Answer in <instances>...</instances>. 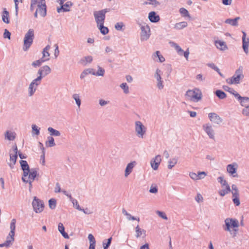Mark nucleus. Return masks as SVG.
<instances>
[{
    "label": "nucleus",
    "mask_w": 249,
    "mask_h": 249,
    "mask_svg": "<svg viewBox=\"0 0 249 249\" xmlns=\"http://www.w3.org/2000/svg\"><path fill=\"white\" fill-rule=\"evenodd\" d=\"M51 71V70L48 66H44L39 70L38 73L39 76L34 80L29 86L30 96H32L35 92L37 86L40 83L42 77L48 75Z\"/></svg>",
    "instance_id": "1"
},
{
    "label": "nucleus",
    "mask_w": 249,
    "mask_h": 249,
    "mask_svg": "<svg viewBox=\"0 0 249 249\" xmlns=\"http://www.w3.org/2000/svg\"><path fill=\"white\" fill-rule=\"evenodd\" d=\"M36 1L34 7H32L31 3V10L32 11L36 9L35 17L37 18V15L41 17H45L46 15V5L45 0H35Z\"/></svg>",
    "instance_id": "2"
},
{
    "label": "nucleus",
    "mask_w": 249,
    "mask_h": 249,
    "mask_svg": "<svg viewBox=\"0 0 249 249\" xmlns=\"http://www.w3.org/2000/svg\"><path fill=\"white\" fill-rule=\"evenodd\" d=\"M225 226L224 227V229L226 231H228L231 234H233L235 236L238 231L239 227L238 221L236 219L232 218H226L225 220Z\"/></svg>",
    "instance_id": "3"
},
{
    "label": "nucleus",
    "mask_w": 249,
    "mask_h": 249,
    "mask_svg": "<svg viewBox=\"0 0 249 249\" xmlns=\"http://www.w3.org/2000/svg\"><path fill=\"white\" fill-rule=\"evenodd\" d=\"M185 96L186 99L189 101L197 102L201 100L202 93L199 89L195 88L193 89L188 90L185 94Z\"/></svg>",
    "instance_id": "4"
},
{
    "label": "nucleus",
    "mask_w": 249,
    "mask_h": 249,
    "mask_svg": "<svg viewBox=\"0 0 249 249\" xmlns=\"http://www.w3.org/2000/svg\"><path fill=\"white\" fill-rule=\"evenodd\" d=\"M242 68H239L235 71L234 75L231 78L226 80L227 82L229 84H238L240 80L243 78Z\"/></svg>",
    "instance_id": "5"
},
{
    "label": "nucleus",
    "mask_w": 249,
    "mask_h": 249,
    "mask_svg": "<svg viewBox=\"0 0 249 249\" xmlns=\"http://www.w3.org/2000/svg\"><path fill=\"white\" fill-rule=\"evenodd\" d=\"M218 181L221 184L222 190L219 191V194L223 196L231 192L230 185L228 184L227 181L222 177H220L217 178Z\"/></svg>",
    "instance_id": "6"
},
{
    "label": "nucleus",
    "mask_w": 249,
    "mask_h": 249,
    "mask_svg": "<svg viewBox=\"0 0 249 249\" xmlns=\"http://www.w3.org/2000/svg\"><path fill=\"white\" fill-rule=\"evenodd\" d=\"M34 38V31L32 29L28 30L24 39V49L27 50L33 43Z\"/></svg>",
    "instance_id": "7"
},
{
    "label": "nucleus",
    "mask_w": 249,
    "mask_h": 249,
    "mask_svg": "<svg viewBox=\"0 0 249 249\" xmlns=\"http://www.w3.org/2000/svg\"><path fill=\"white\" fill-rule=\"evenodd\" d=\"M36 175L37 172L36 170H29V172H27V174H23L22 179L24 182L29 183L30 188H31L32 182L35 180Z\"/></svg>",
    "instance_id": "8"
},
{
    "label": "nucleus",
    "mask_w": 249,
    "mask_h": 249,
    "mask_svg": "<svg viewBox=\"0 0 249 249\" xmlns=\"http://www.w3.org/2000/svg\"><path fill=\"white\" fill-rule=\"evenodd\" d=\"M107 12V9H104L94 12V16L97 26L104 24L105 19L106 13Z\"/></svg>",
    "instance_id": "9"
},
{
    "label": "nucleus",
    "mask_w": 249,
    "mask_h": 249,
    "mask_svg": "<svg viewBox=\"0 0 249 249\" xmlns=\"http://www.w3.org/2000/svg\"><path fill=\"white\" fill-rule=\"evenodd\" d=\"M34 210L36 213H39L43 211L44 205L43 202L36 197H34L32 202Z\"/></svg>",
    "instance_id": "10"
},
{
    "label": "nucleus",
    "mask_w": 249,
    "mask_h": 249,
    "mask_svg": "<svg viewBox=\"0 0 249 249\" xmlns=\"http://www.w3.org/2000/svg\"><path fill=\"white\" fill-rule=\"evenodd\" d=\"M232 191L231 193L232 195V201L233 203L237 206H239L240 204L239 199V194L238 188L236 185L232 184L231 186Z\"/></svg>",
    "instance_id": "11"
},
{
    "label": "nucleus",
    "mask_w": 249,
    "mask_h": 249,
    "mask_svg": "<svg viewBox=\"0 0 249 249\" xmlns=\"http://www.w3.org/2000/svg\"><path fill=\"white\" fill-rule=\"evenodd\" d=\"M18 158V147L17 145L14 147L13 153L10 154V161L8 163L9 166L12 168L15 164Z\"/></svg>",
    "instance_id": "12"
},
{
    "label": "nucleus",
    "mask_w": 249,
    "mask_h": 249,
    "mask_svg": "<svg viewBox=\"0 0 249 249\" xmlns=\"http://www.w3.org/2000/svg\"><path fill=\"white\" fill-rule=\"evenodd\" d=\"M141 40H146L148 39L150 36V30L148 25L142 26L141 27Z\"/></svg>",
    "instance_id": "13"
},
{
    "label": "nucleus",
    "mask_w": 249,
    "mask_h": 249,
    "mask_svg": "<svg viewBox=\"0 0 249 249\" xmlns=\"http://www.w3.org/2000/svg\"><path fill=\"white\" fill-rule=\"evenodd\" d=\"M14 236L15 233L10 232L8 235L7 236L6 241L2 244H0V247H9L14 241Z\"/></svg>",
    "instance_id": "14"
},
{
    "label": "nucleus",
    "mask_w": 249,
    "mask_h": 249,
    "mask_svg": "<svg viewBox=\"0 0 249 249\" xmlns=\"http://www.w3.org/2000/svg\"><path fill=\"white\" fill-rule=\"evenodd\" d=\"M135 129L137 134L142 138L145 132V128L141 122L138 121L136 122Z\"/></svg>",
    "instance_id": "15"
},
{
    "label": "nucleus",
    "mask_w": 249,
    "mask_h": 249,
    "mask_svg": "<svg viewBox=\"0 0 249 249\" xmlns=\"http://www.w3.org/2000/svg\"><path fill=\"white\" fill-rule=\"evenodd\" d=\"M238 167V165L236 163H234L231 164H229L227 167V172L232 176L233 177H237L236 173V170Z\"/></svg>",
    "instance_id": "16"
},
{
    "label": "nucleus",
    "mask_w": 249,
    "mask_h": 249,
    "mask_svg": "<svg viewBox=\"0 0 249 249\" xmlns=\"http://www.w3.org/2000/svg\"><path fill=\"white\" fill-rule=\"evenodd\" d=\"M161 161V159L160 156V155L156 156L155 157V158H154V159H153V160H152L151 161L150 163H151L152 168L155 170H157Z\"/></svg>",
    "instance_id": "17"
},
{
    "label": "nucleus",
    "mask_w": 249,
    "mask_h": 249,
    "mask_svg": "<svg viewBox=\"0 0 249 249\" xmlns=\"http://www.w3.org/2000/svg\"><path fill=\"white\" fill-rule=\"evenodd\" d=\"M61 7L57 8V11L60 13L62 11L64 12H68L70 10L71 7L72 5V3L71 1H67L65 4L63 3L61 5Z\"/></svg>",
    "instance_id": "18"
},
{
    "label": "nucleus",
    "mask_w": 249,
    "mask_h": 249,
    "mask_svg": "<svg viewBox=\"0 0 249 249\" xmlns=\"http://www.w3.org/2000/svg\"><path fill=\"white\" fill-rule=\"evenodd\" d=\"M210 120L216 124H219L222 122L221 118L215 113H210L208 114Z\"/></svg>",
    "instance_id": "19"
},
{
    "label": "nucleus",
    "mask_w": 249,
    "mask_h": 249,
    "mask_svg": "<svg viewBox=\"0 0 249 249\" xmlns=\"http://www.w3.org/2000/svg\"><path fill=\"white\" fill-rule=\"evenodd\" d=\"M214 44L216 47L221 51H225L228 49L226 43L223 41L215 40L214 41Z\"/></svg>",
    "instance_id": "20"
},
{
    "label": "nucleus",
    "mask_w": 249,
    "mask_h": 249,
    "mask_svg": "<svg viewBox=\"0 0 249 249\" xmlns=\"http://www.w3.org/2000/svg\"><path fill=\"white\" fill-rule=\"evenodd\" d=\"M205 131L211 139H214L213 131L212 126L209 124H205L203 126Z\"/></svg>",
    "instance_id": "21"
},
{
    "label": "nucleus",
    "mask_w": 249,
    "mask_h": 249,
    "mask_svg": "<svg viewBox=\"0 0 249 249\" xmlns=\"http://www.w3.org/2000/svg\"><path fill=\"white\" fill-rule=\"evenodd\" d=\"M235 97L240 101V104L242 106L246 107L249 104V97H242L239 94H236Z\"/></svg>",
    "instance_id": "22"
},
{
    "label": "nucleus",
    "mask_w": 249,
    "mask_h": 249,
    "mask_svg": "<svg viewBox=\"0 0 249 249\" xmlns=\"http://www.w3.org/2000/svg\"><path fill=\"white\" fill-rule=\"evenodd\" d=\"M135 231L136 233V237L137 238L141 237H145L146 236V231L141 229L139 225L136 226Z\"/></svg>",
    "instance_id": "23"
},
{
    "label": "nucleus",
    "mask_w": 249,
    "mask_h": 249,
    "mask_svg": "<svg viewBox=\"0 0 249 249\" xmlns=\"http://www.w3.org/2000/svg\"><path fill=\"white\" fill-rule=\"evenodd\" d=\"M148 18L150 21L152 22H158L160 19L159 16L157 15L156 13L154 11L150 12L149 13Z\"/></svg>",
    "instance_id": "24"
},
{
    "label": "nucleus",
    "mask_w": 249,
    "mask_h": 249,
    "mask_svg": "<svg viewBox=\"0 0 249 249\" xmlns=\"http://www.w3.org/2000/svg\"><path fill=\"white\" fill-rule=\"evenodd\" d=\"M50 49V46L47 45L44 49L42 52L43 56L42 58L45 61H47L49 59L50 53L49 50Z\"/></svg>",
    "instance_id": "25"
},
{
    "label": "nucleus",
    "mask_w": 249,
    "mask_h": 249,
    "mask_svg": "<svg viewBox=\"0 0 249 249\" xmlns=\"http://www.w3.org/2000/svg\"><path fill=\"white\" fill-rule=\"evenodd\" d=\"M92 60L93 58L91 56H85L80 60V63L83 66H86L88 63H91Z\"/></svg>",
    "instance_id": "26"
},
{
    "label": "nucleus",
    "mask_w": 249,
    "mask_h": 249,
    "mask_svg": "<svg viewBox=\"0 0 249 249\" xmlns=\"http://www.w3.org/2000/svg\"><path fill=\"white\" fill-rule=\"evenodd\" d=\"M58 229L59 232L65 238L68 239L69 238L68 234L65 231V228L62 223H59Z\"/></svg>",
    "instance_id": "27"
},
{
    "label": "nucleus",
    "mask_w": 249,
    "mask_h": 249,
    "mask_svg": "<svg viewBox=\"0 0 249 249\" xmlns=\"http://www.w3.org/2000/svg\"><path fill=\"white\" fill-rule=\"evenodd\" d=\"M22 169L23 171V174H27L29 171V167L27 162L26 160H21L20 162Z\"/></svg>",
    "instance_id": "28"
},
{
    "label": "nucleus",
    "mask_w": 249,
    "mask_h": 249,
    "mask_svg": "<svg viewBox=\"0 0 249 249\" xmlns=\"http://www.w3.org/2000/svg\"><path fill=\"white\" fill-rule=\"evenodd\" d=\"M135 162L129 163L126 166L125 170V176H128L130 173L132 172L133 167H134V164Z\"/></svg>",
    "instance_id": "29"
},
{
    "label": "nucleus",
    "mask_w": 249,
    "mask_h": 249,
    "mask_svg": "<svg viewBox=\"0 0 249 249\" xmlns=\"http://www.w3.org/2000/svg\"><path fill=\"white\" fill-rule=\"evenodd\" d=\"M9 12L6 10L5 8L3 9L2 15V19L4 22L6 23H9Z\"/></svg>",
    "instance_id": "30"
},
{
    "label": "nucleus",
    "mask_w": 249,
    "mask_h": 249,
    "mask_svg": "<svg viewBox=\"0 0 249 249\" xmlns=\"http://www.w3.org/2000/svg\"><path fill=\"white\" fill-rule=\"evenodd\" d=\"M239 19V17L236 18L234 19H227L225 20V23L232 26H237L238 25V20Z\"/></svg>",
    "instance_id": "31"
},
{
    "label": "nucleus",
    "mask_w": 249,
    "mask_h": 249,
    "mask_svg": "<svg viewBox=\"0 0 249 249\" xmlns=\"http://www.w3.org/2000/svg\"><path fill=\"white\" fill-rule=\"evenodd\" d=\"M123 213L127 216V218L129 220H137L138 222L140 221V218L138 217H135L133 216H132L130 213H128L125 210H123Z\"/></svg>",
    "instance_id": "32"
},
{
    "label": "nucleus",
    "mask_w": 249,
    "mask_h": 249,
    "mask_svg": "<svg viewBox=\"0 0 249 249\" xmlns=\"http://www.w3.org/2000/svg\"><path fill=\"white\" fill-rule=\"evenodd\" d=\"M188 24L185 21H182L179 23H177L175 25V28L178 30L182 29L186 27H187Z\"/></svg>",
    "instance_id": "33"
},
{
    "label": "nucleus",
    "mask_w": 249,
    "mask_h": 249,
    "mask_svg": "<svg viewBox=\"0 0 249 249\" xmlns=\"http://www.w3.org/2000/svg\"><path fill=\"white\" fill-rule=\"evenodd\" d=\"M97 27L103 35H105L108 33V29L107 27L104 26V24L99 25Z\"/></svg>",
    "instance_id": "34"
},
{
    "label": "nucleus",
    "mask_w": 249,
    "mask_h": 249,
    "mask_svg": "<svg viewBox=\"0 0 249 249\" xmlns=\"http://www.w3.org/2000/svg\"><path fill=\"white\" fill-rule=\"evenodd\" d=\"M5 138L9 141H13L15 139V133L8 131L5 134Z\"/></svg>",
    "instance_id": "35"
},
{
    "label": "nucleus",
    "mask_w": 249,
    "mask_h": 249,
    "mask_svg": "<svg viewBox=\"0 0 249 249\" xmlns=\"http://www.w3.org/2000/svg\"><path fill=\"white\" fill-rule=\"evenodd\" d=\"M178 162L177 158H173L171 159L168 162V167L169 169H171Z\"/></svg>",
    "instance_id": "36"
},
{
    "label": "nucleus",
    "mask_w": 249,
    "mask_h": 249,
    "mask_svg": "<svg viewBox=\"0 0 249 249\" xmlns=\"http://www.w3.org/2000/svg\"><path fill=\"white\" fill-rule=\"evenodd\" d=\"M179 12L182 17L188 18L190 17L188 11L184 8H180Z\"/></svg>",
    "instance_id": "37"
},
{
    "label": "nucleus",
    "mask_w": 249,
    "mask_h": 249,
    "mask_svg": "<svg viewBox=\"0 0 249 249\" xmlns=\"http://www.w3.org/2000/svg\"><path fill=\"white\" fill-rule=\"evenodd\" d=\"M216 96L220 99H224L226 97V95L225 92L220 90H217L215 92Z\"/></svg>",
    "instance_id": "38"
},
{
    "label": "nucleus",
    "mask_w": 249,
    "mask_h": 249,
    "mask_svg": "<svg viewBox=\"0 0 249 249\" xmlns=\"http://www.w3.org/2000/svg\"><path fill=\"white\" fill-rule=\"evenodd\" d=\"M48 130L50 132L51 135H52L58 136H60V132L58 130H55L52 127H49Z\"/></svg>",
    "instance_id": "39"
},
{
    "label": "nucleus",
    "mask_w": 249,
    "mask_h": 249,
    "mask_svg": "<svg viewBox=\"0 0 249 249\" xmlns=\"http://www.w3.org/2000/svg\"><path fill=\"white\" fill-rule=\"evenodd\" d=\"M16 220L15 219H13L11 220V223H10V232H13V233H15V231L16 229Z\"/></svg>",
    "instance_id": "40"
},
{
    "label": "nucleus",
    "mask_w": 249,
    "mask_h": 249,
    "mask_svg": "<svg viewBox=\"0 0 249 249\" xmlns=\"http://www.w3.org/2000/svg\"><path fill=\"white\" fill-rule=\"evenodd\" d=\"M172 46L175 48L178 53H180L183 52V50L181 49L180 46H179L177 43L174 42L170 43Z\"/></svg>",
    "instance_id": "41"
},
{
    "label": "nucleus",
    "mask_w": 249,
    "mask_h": 249,
    "mask_svg": "<svg viewBox=\"0 0 249 249\" xmlns=\"http://www.w3.org/2000/svg\"><path fill=\"white\" fill-rule=\"evenodd\" d=\"M48 141L46 142V145L49 146H53L55 145V143L54 142V139L53 137H50L48 138Z\"/></svg>",
    "instance_id": "42"
},
{
    "label": "nucleus",
    "mask_w": 249,
    "mask_h": 249,
    "mask_svg": "<svg viewBox=\"0 0 249 249\" xmlns=\"http://www.w3.org/2000/svg\"><path fill=\"white\" fill-rule=\"evenodd\" d=\"M154 56L158 57L160 62H163L165 61L164 57L160 54V52L158 51L156 52V54Z\"/></svg>",
    "instance_id": "43"
},
{
    "label": "nucleus",
    "mask_w": 249,
    "mask_h": 249,
    "mask_svg": "<svg viewBox=\"0 0 249 249\" xmlns=\"http://www.w3.org/2000/svg\"><path fill=\"white\" fill-rule=\"evenodd\" d=\"M44 62H45L44 60H43L42 58H41V59L37 60L36 61H34L32 63V65L35 67H37V66H39L41 65V64Z\"/></svg>",
    "instance_id": "44"
},
{
    "label": "nucleus",
    "mask_w": 249,
    "mask_h": 249,
    "mask_svg": "<svg viewBox=\"0 0 249 249\" xmlns=\"http://www.w3.org/2000/svg\"><path fill=\"white\" fill-rule=\"evenodd\" d=\"M121 88L124 90L125 93H128L129 92L128 87L126 83H123L120 86Z\"/></svg>",
    "instance_id": "45"
},
{
    "label": "nucleus",
    "mask_w": 249,
    "mask_h": 249,
    "mask_svg": "<svg viewBox=\"0 0 249 249\" xmlns=\"http://www.w3.org/2000/svg\"><path fill=\"white\" fill-rule=\"evenodd\" d=\"M49 203L51 209H54L56 207V200L54 199H51L49 201Z\"/></svg>",
    "instance_id": "46"
},
{
    "label": "nucleus",
    "mask_w": 249,
    "mask_h": 249,
    "mask_svg": "<svg viewBox=\"0 0 249 249\" xmlns=\"http://www.w3.org/2000/svg\"><path fill=\"white\" fill-rule=\"evenodd\" d=\"M243 36L242 37L243 45H249V39L246 38V34L245 32H243Z\"/></svg>",
    "instance_id": "47"
},
{
    "label": "nucleus",
    "mask_w": 249,
    "mask_h": 249,
    "mask_svg": "<svg viewBox=\"0 0 249 249\" xmlns=\"http://www.w3.org/2000/svg\"><path fill=\"white\" fill-rule=\"evenodd\" d=\"M73 97L74 99V100H75L76 104L77 105L78 107H79L80 106V105H81V101H80V99L79 98V95L78 94H74L73 95Z\"/></svg>",
    "instance_id": "48"
},
{
    "label": "nucleus",
    "mask_w": 249,
    "mask_h": 249,
    "mask_svg": "<svg viewBox=\"0 0 249 249\" xmlns=\"http://www.w3.org/2000/svg\"><path fill=\"white\" fill-rule=\"evenodd\" d=\"M72 203L73 204L74 206L75 207L76 209H77L78 210L83 211L84 213H86L84 209H82L80 208V206H79L77 200H73Z\"/></svg>",
    "instance_id": "49"
},
{
    "label": "nucleus",
    "mask_w": 249,
    "mask_h": 249,
    "mask_svg": "<svg viewBox=\"0 0 249 249\" xmlns=\"http://www.w3.org/2000/svg\"><path fill=\"white\" fill-rule=\"evenodd\" d=\"M88 239L90 242V245L93 244L95 245V239L93 235L91 234H89L88 235Z\"/></svg>",
    "instance_id": "50"
},
{
    "label": "nucleus",
    "mask_w": 249,
    "mask_h": 249,
    "mask_svg": "<svg viewBox=\"0 0 249 249\" xmlns=\"http://www.w3.org/2000/svg\"><path fill=\"white\" fill-rule=\"evenodd\" d=\"M207 174L205 172H199L197 174V176H198V180L204 178L206 176Z\"/></svg>",
    "instance_id": "51"
},
{
    "label": "nucleus",
    "mask_w": 249,
    "mask_h": 249,
    "mask_svg": "<svg viewBox=\"0 0 249 249\" xmlns=\"http://www.w3.org/2000/svg\"><path fill=\"white\" fill-rule=\"evenodd\" d=\"M124 26L123 22H118L115 24V28L117 30H121Z\"/></svg>",
    "instance_id": "52"
},
{
    "label": "nucleus",
    "mask_w": 249,
    "mask_h": 249,
    "mask_svg": "<svg viewBox=\"0 0 249 249\" xmlns=\"http://www.w3.org/2000/svg\"><path fill=\"white\" fill-rule=\"evenodd\" d=\"M160 72H161V71L160 70L157 69L156 70L155 76L156 78L157 79V81L161 80V78L160 76Z\"/></svg>",
    "instance_id": "53"
},
{
    "label": "nucleus",
    "mask_w": 249,
    "mask_h": 249,
    "mask_svg": "<svg viewBox=\"0 0 249 249\" xmlns=\"http://www.w3.org/2000/svg\"><path fill=\"white\" fill-rule=\"evenodd\" d=\"M157 213L159 215V216L161 217L163 219H164L165 220L167 219V217L166 215V214L164 212L158 211L157 212Z\"/></svg>",
    "instance_id": "54"
},
{
    "label": "nucleus",
    "mask_w": 249,
    "mask_h": 249,
    "mask_svg": "<svg viewBox=\"0 0 249 249\" xmlns=\"http://www.w3.org/2000/svg\"><path fill=\"white\" fill-rule=\"evenodd\" d=\"M243 114L245 116H249V106H247L242 111Z\"/></svg>",
    "instance_id": "55"
},
{
    "label": "nucleus",
    "mask_w": 249,
    "mask_h": 249,
    "mask_svg": "<svg viewBox=\"0 0 249 249\" xmlns=\"http://www.w3.org/2000/svg\"><path fill=\"white\" fill-rule=\"evenodd\" d=\"M189 176L192 179L194 180H198V176H197V174L194 172H190L189 173Z\"/></svg>",
    "instance_id": "56"
},
{
    "label": "nucleus",
    "mask_w": 249,
    "mask_h": 249,
    "mask_svg": "<svg viewBox=\"0 0 249 249\" xmlns=\"http://www.w3.org/2000/svg\"><path fill=\"white\" fill-rule=\"evenodd\" d=\"M112 238L110 237L107 240V242L106 244L104 243L103 246H104V249H107V248L109 246L111 243Z\"/></svg>",
    "instance_id": "57"
},
{
    "label": "nucleus",
    "mask_w": 249,
    "mask_h": 249,
    "mask_svg": "<svg viewBox=\"0 0 249 249\" xmlns=\"http://www.w3.org/2000/svg\"><path fill=\"white\" fill-rule=\"evenodd\" d=\"M22 1V0H14L16 12L17 14V13L18 12V4L19 3H21Z\"/></svg>",
    "instance_id": "58"
},
{
    "label": "nucleus",
    "mask_w": 249,
    "mask_h": 249,
    "mask_svg": "<svg viewBox=\"0 0 249 249\" xmlns=\"http://www.w3.org/2000/svg\"><path fill=\"white\" fill-rule=\"evenodd\" d=\"M10 36H11V33L7 29H5L4 31V34H3L4 37L8 38V39H10Z\"/></svg>",
    "instance_id": "59"
},
{
    "label": "nucleus",
    "mask_w": 249,
    "mask_h": 249,
    "mask_svg": "<svg viewBox=\"0 0 249 249\" xmlns=\"http://www.w3.org/2000/svg\"><path fill=\"white\" fill-rule=\"evenodd\" d=\"M149 191L151 193H156L158 192V189L155 186H151Z\"/></svg>",
    "instance_id": "60"
},
{
    "label": "nucleus",
    "mask_w": 249,
    "mask_h": 249,
    "mask_svg": "<svg viewBox=\"0 0 249 249\" xmlns=\"http://www.w3.org/2000/svg\"><path fill=\"white\" fill-rule=\"evenodd\" d=\"M32 129H33V131L36 132V135L39 134V129L37 128V127L36 125H32Z\"/></svg>",
    "instance_id": "61"
},
{
    "label": "nucleus",
    "mask_w": 249,
    "mask_h": 249,
    "mask_svg": "<svg viewBox=\"0 0 249 249\" xmlns=\"http://www.w3.org/2000/svg\"><path fill=\"white\" fill-rule=\"evenodd\" d=\"M210 66L213 69H214V70H215L216 71H217L220 75H222V74H221V73L220 72V71H219V69L217 67H216L213 64H210Z\"/></svg>",
    "instance_id": "62"
},
{
    "label": "nucleus",
    "mask_w": 249,
    "mask_h": 249,
    "mask_svg": "<svg viewBox=\"0 0 249 249\" xmlns=\"http://www.w3.org/2000/svg\"><path fill=\"white\" fill-rule=\"evenodd\" d=\"M61 192L60 186L58 183H57L56 184V187L55 188V193H59Z\"/></svg>",
    "instance_id": "63"
},
{
    "label": "nucleus",
    "mask_w": 249,
    "mask_h": 249,
    "mask_svg": "<svg viewBox=\"0 0 249 249\" xmlns=\"http://www.w3.org/2000/svg\"><path fill=\"white\" fill-rule=\"evenodd\" d=\"M157 86L159 89H162L163 88L162 80L158 81Z\"/></svg>",
    "instance_id": "64"
}]
</instances>
